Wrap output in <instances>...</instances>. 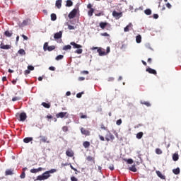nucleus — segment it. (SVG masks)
Returning a JSON list of instances; mask_svg holds the SVG:
<instances>
[{
    "label": "nucleus",
    "mask_w": 181,
    "mask_h": 181,
    "mask_svg": "<svg viewBox=\"0 0 181 181\" xmlns=\"http://www.w3.org/2000/svg\"><path fill=\"white\" fill-rule=\"evenodd\" d=\"M81 132L82 135H86V136H90V131L84 129L83 127L81 128Z\"/></svg>",
    "instance_id": "obj_9"
},
{
    "label": "nucleus",
    "mask_w": 181,
    "mask_h": 181,
    "mask_svg": "<svg viewBox=\"0 0 181 181\" xmlns=\"http://www.w3.org/2000/svg\"><path fill=\"white\" fill-rule=\"evenodd\" d=\"M136 136L137 139H141V138L144 136V132H140L137 133Z\"/></svg>",
    "instance_id": "obj_27"
},
{
    "label": "nucleus",
    "mask_w": 181,
    "mask_h": 181,
    "mask_svg": "<svg viewBox=\"0 0 181 181\" xmlns=\"http://www.w3.org/2000/svg\"><path fill=\"white\" fill-rule=\"evenodd\" d=\"M92 8H93V5H91V4H88L87 6L88 9H93Z\"/></svg>",
    "instance_id": "obj_58"
},
{
    "label": "nucleus",
    "mask_w": 181,
    "mask_h": 181,
    "mask_svg": "<svg viewBox=\"0 0 181 181\" xmlns=\"http://www.w3.org/2000/svg\"><path fill=\"white\" fill-rule=\"evenodd\" d=\"M36 180H45V177L43 176V175H38Z\"/></svg>",
    "instance_id": "obj_36"
},
{
    "label": "nucleus",
    "mask_w": 181,
    "mask_h": 181,
    "mask_svg": "<svg viewBox=\"0 0 181 181\" xmlns=\"http://www.w3.org/2000/svg\"><path fill=\"white\" fill-rule=\"evenodd\" d=\"M141 104L146 105V107H151V103L149 102H143Z\"/></svg>",
    "instance_id": "obj_50"
},
{
    "label": "nucleus",
    "mask_w": 181,
    "mask_h": 181,
    "mask_svg": "<svg viewBox=\"0 0 181 181\" xmlns=\"http://www.w3.org/2000/svg\"><path fill=\"white\" fill-rule=\"evenodd\" d=\"M43 170V168L40 167L38 168H33L30 170L31 173H37V172H42Z\"/></svg>",
    "instance_id": "obj_14"
},
{
    "label": "nucleus",
    "mask_w": 181,
    "mask_h": 181,
    "mask_svg": "<svg viewBox=\"0 0 181 181\" xmlns=\"http://www.w3.org/2000/svg\"><path fill=\"white\" fill-rule=\"evenodd\" d=\"M32 141H33V137H25L23 139V142L25 144H29V142H32Z\"/></svg>",
    "instance_id": "obj_20"
},
{
    "label": "nucleus",
    "mask_w": 181,
    "mask_h": 181,
    "mask_svg": "<svg viewBox=\"0 0 181 181\" xmlns=\"http://www.w3.org/2000/svg\"><path fill=\"white\" fill-rule=\"evenodd\" d=\"M173 160H174V162L179 160V154L174 153L173 156Z\"/></svg>",
    "instance_id": "obj_23"
},
{
    "label": "nucleus",
    "mask_w": 181,
    "mask_h": 181,
    "mask_svg": "<svg viewBox=\"0 0 181 181\" xmlns=\"http://www.w3.org/2000/svg\"><path fill=\"white\" fill-rule=\"evenodd\" d=\"M22 37L24 39V40H28V36L22 35Z\"/></svg>",
    "instance_id": "obj_62"
},
{
    "label": "nucleus",
    "mask_w": 181,
    "mask_h": 181,
    "mask_svg": "<svg viewBox=\"0 0 181 181\" xmlns=\"http://www.w3.org/2000/svg\"><path fill=\"white\" fill-rule=\"evenodd\" d=\"M136 43H141L142 42V37L141 35H139L136 37Z\"/></svg>",
    "instance_id": "obj_25"
},
{
    "label": "nucleus",
    "mask_w": 181,
    "mask_h": 181,
    "mask_svg": "<svg viewBox=\"0 0 181 181\" xmlns=\"http://www.w3.org/2000/svg\"><path fill=\"white\" fill-rule=\"evenodd\" d=\"M129 170H131V172H136V168L135 167V165L129 167Z\"/></svg>",
    "instance_id": "obj_33"
},
{
    "label": "nucleus",
    "mask_w": 181,
    "mask_h": 181,
    "mask_svg": "<svg viewBox=\"0 0 181 181\" xmlns=\"http://www.w3.org/2000/svg\"><path fill=\"white\" fill-rule=\"evenodd\" d=\"M71 49V45H68L63 47L62 50H70Z\"/></svg>",
    "instance_id": "obj_32"
},
{
    "label": "nucleus",
    "mask_w": 181,
    "mask_h": 181,
    "mask_svg": "<svg viewBox=\"0 0 181 181\" xmlns=\"http://www.w3.org/2000/svg\"><path fill=\"white\" fill-rule=\"evenodd\" d=\"M70 45L71 46H73L74 49H81V47H83V46H81V45H78V44H77V43H76L74 42H70Z\"/></svg>",
    "instance_id": "obj_12"
},
{
    "label": "nucleus",
    "mask_w": 181,
    "mask_h": 181,
    "mask_svg": "<svg viewBox=\"0 0 181 181\" xmlns=\"http://www.w3.org/2000/svg\"><path fill=\"white\" fill-rule=\"evenodd\" d=\"M75 53H77V54H81L83 53V49H78L75 51Z\"/></svg>",
    "instance_id": "obj_44"
},
{
    "label": "nucleus",
    "mask_w": 181,
    "mask_h": 181,
    "mask_svg": "<svg viewBox=\"0 0 181 181\" xmlns=\"http://www.w3.org/2000/svg\"><path fill=\"white\" fill-rule=\"evenodd\" d=\"M29 23H30V19H26L23 21L22 25L23 26H26V25H29Z\"/></svg>",
    "instance_id": "obj_26"
},
{
    "label": "nucleus",
    "mask_w": 181,
    "mask_h": 181,
    "mask_svg": "<svg viewBox=\"0 0 181 181\" xmlns=\"http://www.w3.org/2000/svg\"><path fill=\"white\" fill-rule=\"evenodd\" d=\"M49 70H51V71H54V70H56V68L54 66H49Z\"/></svg>",
    "instance_id": "obj_56"
},
{
    "label": "nucleus",
    "mask_w": 181,
    "mask_h": 181,
    "mask_svg": "<svg viewBox=\"0 0 181 181\" xmlns=\"http://www.w3.org/2000/svg\"><path fill=\"white\" fill-rule=\"evenodd\" d=\"M71 181H78V179L74 176L71 177Z\"/></svg>",
    "instance_id": "obj_53"
},
{
    "label": "nucleus",
    "mask_w": 181,
    "mask_h": 181,
    "mask_svg": "<svg viewBox=\"0 0 181 181\" xmlns=\"http://www.w3.org/2000/svg\"><path fill=\"white\" fill-rule=\"evenodd\" d=\"M86 160H88V162H93V163H95V160H94V158L90 156L86 158Z\"/></svg>",
    "instance_id": "obj_29"
},
{
    "label": "nucleus",
    "mask_w": 181,
    "mask_h": 181,
    "mask_svg": "<svg viewBox=\"0 0 181 181\" xmlns=\"http://www.w3.org/2000/svg\"><path fill=\"white\" fill-rule=\"evenodd\" d=\"M100 129H103L104 131H107V127L104 125V124H100Z\"/></svg>",
    "instance_id": "obj_48"
},
{
    "label": "nucleus",
    "mask_w": 181,
    "mask_h": 181,
    "mask_svg": "<svg viewBox=\"0 0 181 181\" xmlns=\"http://www.w3.org/2000/svg\"><path fill=\"white\" fill-rule=\"evenodd\" d=\"M57 118H69L67 112H61L56 115Z\"/></svg>",
    "instance_id": "obj_2"
},
{
    "label": "nucleus",
    "mask_w": 181,
    "mask_h": 181,
    "mask_svg": "<svg viewBox=\"0 0 181 181\" xmlns=\"http://www.w3.org/2000/svg\"><path fill=\"white\" fill-rule=\"evenodd\" d=\"M157 176H158V177H160V179H163V180H165V179H166V177H165V175H163L162 173H160V171L157 170L156 172Z\"/></svg>",
    "instance_id": "obj_15"
},
{
    "label": "nucleus",
    "mask_w": 181,
    "mask_h": 181,
    "mask_svg": "<svg viewBox=\"0 0 181 181\" xmlns=\"http://www.w3.org/2000/svg\"><path fill=\"white\" fill-rule=\"evenodd\" d=\"M18 100H21V98L16 96V97L12 98V101H13V102L18 101Z\"/></svg>",
    "instance_id": "obj_52"
},
{
    "label": "nucleus",
    "mask_w": 181,
    "mask_h": 181,
    "mask_svg": "<svg viewBox=\"0 0 181 181\" xmlns=\"http://www.w3.org/2000/svg\"><path fill=\"white\" fill-rule=\"evenodd\" d=\"M54 49H56V47H54V45H52V46H49L47 48V50H48V52H52V50H54Z\"/></svg>",
    "instance_id": "obj_39"
},
{
    "label": "nucleus",
    "mask_w": 181,
    "mask_h": 181,
    "mask_svg": "<svg viewBox=\"0 0 181 181\" xmlns=\"http://www.w3.org/2000/svg\"><path fill=\"white\" fill-rule=\"evenodd\" d=\"M112 16L116 19H119L122 16V13H118L116 11L112 12Z\"/></svg>",
    "instance_id": "obj_10"
},
{
    "label": "nucleus",
    "mask_w": 181,
    "mask_h": 181,
    "mask_svg": "<svg viewBox=\"0 0 181 181\" xmlns=\"http://www.w3.org/2000/svg\"><path fill=\"white\" fill-rule=\"evenodd\" d=\"M12 48V45H5L4 42H1L0 45V49H2L3 50H9V49Z\"/></svg>",
    "instance_id": "obj_7"
},
{
    "label": "nucleus",
    "mask_w": 181,
    "mask_h": 181,
    "mask_svg": "<svg viewBox=\"0 0 181 181\" xmlns=\"http://www.w3.org/2000/svg\"><path fill=\"white\" fill-rule=\"evenodd\" d=\"M66 156H69V158H73V156H74V152H73V151H71V150H67L66 151Z\"/></svg>",
    "instance_id": "obj_16"
},
{
    "label": "nucleus",
    "mask_w": 181,
    "mask_h": 181,
    "mask_svg": "<svg viewBox=\"0 0 181 181\" xmlns=\"http://www.w3.org/2000/svg\"><path fill=\"white\" fill-rule=\"evenodd\" d=\"M114 139H115V136H114L113 134L109 132L108 134H107L105 136V141L110 142V141H113Z\"/></svg>",
    "instance_id": "obj_6"
},
{
    "label": "nucleus",
    "mask_w": 181,
    "mask_h": 181,
    "mask_svg": "<svg viewBox=\"0 0 181 181\" xmlns=\"http://www.w3.org/2000/svg\"><path fill=\"white\" fill-rule=\"evenodd\" d=\"M100 35H101V36L110 37V34H108V33H101Z\"/></svg>",
    "instance_id": "obj_57"
},
{
    "label": "nucleus",
    "mask_w": 181,
    "mask_h": 181,
    "mask_svg": "<svg viewBox=\"0 0 181 181\" xmlns=\"http://www.w3.org/2000/svg\"><path fill=\"white\" fill-rule=\"evenodd\" d=\"M109 25V26H111V25H110L108 23H104V22H100V28H101V29H105V27Z\"/></svg>",
    "instance_id": "obj_19"
},
{
    "label": "nucleus",
    "mask_w": 181,
    "mask_h": 181,
    "mask_svg": "<svg viewBox=\"0 0 181 181\" xmlns=\"http://www.w3.org/2000/svg\"><path fill=\"white\" fill-rule=\"evenodd\" d=\"M153 18L154 19H158V18H159V16L158 14H153Z\"/></svg>",
    "instance_id": "obj_60"
},
{
    "label": "nucleus",
    "mask_w": 181,
    "mask_h": 181,
    "mask_svg": "<svg viewBox=\"0 0 181 181\" xmlns=\"http://www.w3.org/2000/svg\"><path fill=\"white\" fill-rule=\"evenodd\" d=\"M156 153L157 155H162L163 151L160 148H156Z\"/></svg>",
    "instance_id": "obj_38"
},
{
    "label": "nucleus",
    "mask_w": 181,
    "mask_h": 181,
    "mask_svg": "<svg viewBox=\"0 0 181 181\" xmlns=\"http://www.w3.org/2000/svg\"><path fill=\"white\" fill-rule=\"evenodd\" d=\"M173 173H174V175H179V173H180V168H177L173 170Z\"/></svg>",
    "instance_id": "obj_30"
},
{
    "label": "nucleus",
    "mask_w": 181,
    "mask_h": 181,
    "mask_svg": "<svg viewBox=\"0 0 181 181\" xmlns=\"http://www.w3.org/2000/svg\"><path fill=\"white\" fill-rule=\"evenodd\" d=\"M48 47H49V43L45 42L43 46L44 52H47Z\"/></svg>",
    "instance_id": "obj_41"
},
{
    "label": "nucleus",
    "mask_w": 181,
    "mask_h": 181,
    "mask_svg": "<svg viewBox=\"0 0 181 181\" xmlns=\"http://www.w3.org/2000/svg\"><path fill=\"white\" fill-rule=\"evenodd\" d=\"M83 146L87 149V148H90V142L89 141H84L83 143Z\"/></svg>",
    "instance_id": "obj_28"
},
{
    "label": "nucleus",
    "mask_w": 181,
    "mask_h": 181,
    "mask_svg": "<svg viewBox=\"0 0 181 181\" xmlns=\"http://www.w3.org/2000/svg\"><path fill=\"white\" fill-rule=\"evenodd\" d=\"M41 105H43L45 108H50V103H46V102L42 103Z\"/></svg>",
    "instance_id": "obj_31"
},
{
    "label": "nucleus",
    "mask_w": 181,
    "mask_h": 181,
    "mask_svg": "<svg viewBox=\"0 0 181 181\" xmlns=\"http://www.w3.org/2000/svg\"><path fill=\"white\" fill-rule=\"evenodd\" d=\"M126 162H127V163H129V165H132V163H134V160H132V158H129V159L126 160Z\"/></svg>",
    "instance_id": "obj_43"
},
{
    "label": "nucleus",
    "mask_w": 181,
    "mask_h": 181,
    "mask_svg": "<svg viewBox=\"0 0 181 181\" xmlns=\"http://www.w3.org/2000/svg\"><path fill=\"white\" fill-rule=\"evenodd\" d=\"M57 19V16H56L55 13H52L51 14V21H54Z\"/></svg>",
    "instance_id": "obj_37"
},
{
    "label": "nucleus",
    "mask_w": 181,
    "mask_h": 181,
    "mask_svg": "<svg viewBox=\"0 0 181 181\" xmlns=\"http://www.w3.org/2000/svg\"><path fill=\"white\" fill-rule=\"evenodd\" d=\"M56 173V169H51L50 170L46 171L45 173H44L42 174V176H44V177H45V180L47 179H49V177H50V173Z\"/></svg>",
    "instance_id": "obj_1"
},
{
    "label": "nucleus",
    "mask_w": 181,
    "mask_h": 181,
    "mask_svg": "<svg viewBox=\"0 0 181 181\" xmlns=\"http://www.w3.org/2000/svg\"><path fill=\"white\" fill-rule=\"evenodd\" d=\"M166 6L167 8H168V9H170V8H172V5H170L169 3L166 4Z\"/></svg>",
    "instance_id": "obj_61"
},
{
    "label": "nucleus",
    "mask_w": 181,
    "mask_h": 181,
    "mask_svg": "<svg viewBox=\"0 0 181 181\" xmlns=\"http://www.w3.org/2000/svg\"><path fill=\"white\" fill-rule=\"evenodd\" d=\"M83 94H84V92L77 93L76 94L77 98H81V95H83Z\"/></svg>",
    "instance_id": "obj_49"
},
{
    "label": "nucleus",
    "mask_w": 181,
    "mask_h": 181,
    "mask_svg": "<svg viewBox=\"0 0 181 181\" xmlns=\"http://www.w3.org/2000/svg\"><path fill=\"white\" fill-rule=\"evenodd\" d=\"M146 71H147V73H149L150 74H154V76H156L157 74L156 70L152 68H147L146 69Z\"/></svg>",
    "instance_id": "obj_11"
},
{
    "label": "nucleus",
    "mask_w": 181,
    "mask_h": 181,
    "mask_svg": "<svg viewBox=\"0 0 181 181\" xmlns=\"http://www.w3.org/2000/svg\"><path fill=\"white\" fill-rule=\"evenodd\" d=\"M12 35H13L12 30H6L4 32V35H6V37H11Z\"/></svg>",
    "instance_id": "obj_18"
},
{
    "label": "nucleus",
    "mask_w": 181,
    "mask_h": 181,
    "mask_svg": "<svg viewBox=\"0 0 181 181\" xmlns=\"http://www.w3.org/2000/svg\"><path fill=\"white\" fill-rule=\"evenodd\" d=\"M62 0H57L55 5L57 6V8H58V9H60V8H62Z\"/></svg>",
    "instance_id": "obj_21"
},
{
    "label": "nucleus",
    "mask_w": 181,
    "mask_h": 181,
    "mask_svg": "<svg viewBox=\"0 0 181 181\" xmlns=\"http://www.w3.org/2000/svg\"><path fill=\"white\" fill-rule=\"evenodd\" d=\"M67 26H68V29L69 30H74V29H76V27H74V26H73V25H71L70 24H68Z\"/></svg>",
    "instance_id": "obj_42"
},
{
    "label": "nucleus",
    "mask_w": 181,
    "mask_h": 181,
    "mask_svg": "<svg viewBox=\"0 0 181 181\" xmlns=\"http://www.w3.org/2000/svg\"><path fill=\"white\" fill-rule=\"evenodd\" d=\"M66 6H73V1H71V0H67Z\"/></svg>",
    "instance_id": "obj_35"
},
{
    "label": "nucleus",
    "mask_w": 181,
    "mask_h": 181,
    "mask_svg": "<svg viewBox=\"0 0 181 181\" xmlns=\"http://www.w3.org/2000/svg\"><path fill=\"white\" fill-rule=\"evenodd\" d=\"M131 28H132V23H129V25H127L124 28V32H129V29H131Z\"/></svg>",
    "instance_id": "obj_22"
},
{
    "label": "nucleus",
    "mask_w": 181,
    "mask_h": 181,
    "mask_svg": "<svg viewBox=\"0 0 181 181\" xmlns=\"http://www.w3.org/2000/svg\"><path fill=\"white\" fill-rule=\"evenodd\" d=\"M24 74L25 76H28V74H30V71H29V69H26L25 71H24Z\"/></svg>",
    "instance_id": "obj_55"
},
{
    "label": "nucleus",
    "mask_w": 181,
    "mask_h": 181,
    "mask_svg": "<svg viewBox=\"0 0 181 181\" xmlns=\"http://www.w3.org/2000/svg\"><path fill=\"white\" fill-rule=\"evenodd\" d=\"M39 138H40V144H50V140L46 136H40Z\"/></svg>",
    "instance_id": "obj_4"
},
{
    "label": "nucleus",
    "mask_w": 181,
    "mask_h": 181,
    "mask_svg": "<svg viewBox=\"0 0 181 181\" xmlns=\"http://www.w3.org/2000/svg\"><path fill=\"white\" fill-rule=\"evenodd\" d=\"M18 54H20L21 56H25V54H26V52H25V49H20L18 51Z\"/></svg>",
    "instance_id": "obj_24"
},
{
    "label": "nucleus",
    "mask_w": 181,
    "mask_h": 181,
    "mask_svg": "<svg viewBox=\"0 0 181 181\" xmlns=\"http://www.w3.org/2000/svg\"><path fill=\"white\" fill-rule=\"evenodd\" d=\"M64 57V56L63 55H58L55 59L56 60H62Z\"/></svg>",
    "instance_id": "obj_46"
},
{
    "label": "nucleus",
    "mask_w": 181,
    "mask_h": 181,
    "mask_svg": "<svg viewBox=\"0 0 181 181\" xmlns=\"http://www.w3.org/2000/svg\"><path fill=\"white\" fill-rule=\"evenodd\" d=\"M62 36H63V32L59 31L54 34V39H62Z\"/></svg>",
    "instance_id": "obj_13"
},
{
    "label": "nucleus",
    "mask_w": 181,
    "mask_h": 181,
    "mask_svg": "<svg viewBox=\"0 0 181 181\" xmlns=\"http://www.w3.org/2000/svg\"><path fill=\"white\" fill-rule=\"evenodd\" d=\"M81 118L82 119H86V118H87V115H82L81 116Z\"/></svg>",
    "instance_id": "obj_63"
},
{
    "label": "nucleus",
    "mask_w": 181,
    "mask_h": 181,
    "mask_svg": "<svg viewBox=\"0 0 181 181\" xmlns=\"http://www.w3.org/2000/svg\"><path fill=\"white\" fill-rule=\"evenodd\" d=\"M62 131H64V132H67L69 131V127H67V126H64L62 127Z\"/></svg>",
    "instance_id": "obj_47"
},
{
    "label": "nucleus",
    "mask_w": 181,
    "mask_h": 181,
    "mask_svg": "<svg viewBox=\"0 0 181 181\" xmlns=\"http://www.w3.org/2000/svg\"><path fill=\"white\" fill-rule=\"evenodd\" d=\"M77 15V9L74 8L68 15V18L69 19H74V18H76V16Z\"/></svg>",
    "instance_id": "obj_5"
},
{
    "label": "nucleus",
    "mask_w": 181,
    "mask_h": 181,
    "mask_svg": "<svg viewBox=\"0 0 181 181\" xmlns=\"http://www.w3.org/2000/svg\"><path fill=\"white\" fill-rule=\"evenodd\" d=\"M146 15H152V11L149 8H147L144 11Z\"/></svg>",
    "instance_id": "obj_34"
},
{
    "label": "nucleus",
    "mask_w": 181,
    "mask_h": 181,
    "mask_svg": "<svg viewBox=\"0 0 181 181\" xmlns=\"http://www.w3.org/2000/svg\"><path fill=\"white\" fill-rule=\"evenodd\" d=\"M28 69L29 71H33V70H35V67H34L33 66H32V65H29V66H28Z\"/></svg>",
    "instance_id": "obj_51"
},
{
    "label": "nucleus",
    "mask_w": 181,
    "mask_h": 181,
    "mask_svg": "<svg viewBox=\"0 0 181 181\" xmlns=\"http://www.w3.org/2000/svg\"><path fill=\"white\" fill-rule=\"evenodd\" d=\"M98 49V53H99V56H105V50L103 49L102 48H99L98 47H93L92 50Z\"/></svg>",
    "instance_id": "obj_3"
},
{
    "label": "nucleus",
    "mask_w": 181,
    "mask_h": 181,
    "mask_svg": "<svg viewBox=\"0 0 181 181\" xmlns=\"http://www.w3.org/2000/svg\"><path fill=\"white\" fill-rule=\"evenodd\" d=\"M26 174H25V171H23L21 175H20L21 179H25Z\"/></svg>",
    "instance_id": "obj_45"
},
{
    "label": "nucleus",
    "mask_w": 181,
    "mask_h": 181,
    "mask_svg": "<svg viewBox=\"0 0 181 181\" xmlns=\"http://www.w3.org/2000/svg\"><path fill=\"white\" fill-rule=\"evenodd\" d=\"M18 116H19V118H20L19 121H25L27 118L26 113H25V112H22L20 115L17 114L16 117H18Z\"/></svg>",
    "instance_id": "obj_8"
},
{
    "label": "nucleus",
    "mask_w": 181,
    "mask_h": 181,
    "mask_svg": "<svg viewBox=\"0 0 181 181\" xmlns=\"http://www.w3.org/2000/svg\"><path fill=\"white\" fill-rule=\"evenodd\" d=\"M116 124L117 125H121V124H122V120L121 119L117 120Z\"/></svg>",
    "instance_id": "obj_54"
},
{
    "label": "nucleus",
    "mask_w": 181,
    "mask_h": 181,
    "mask_svg": "<svg viewBox=\"0 0 181 181\" xmlns=\"http://www.w3.org/2000/svg\"><path fill=\"white\" fill-rule=\"evenodd\" d=\"M82 74H88V71H83Z\"/></svg>",
    "instance_id": "obj_64"
},
{
    "label": "nucleus",
    "mask_w": 181,
    "mask_h": 181,
    "mask_svg": "<svg viewBox=\"0 0 181 181\" xmlns=\"http://www.w3.org/2000/svg\"><path fill=\"white\" fill-rule=\"evenodd\" d=\"M99 138L100 139V141H105V139L104 138V136L99 135Z\"/></svg>",
    "instance_id": "obj_59"
},
{
    "label": "nucleus",
    "mask_w": 181,
    "mask_h": 181,
    "mask_svg": "<svg viewBox=\"0 0 181 181\" xmlns=\"http://www.w3.org/2000/svg\"><path fill=\"white\" fill-rule=\"evenodd\" d=\"M93 13H94V8H90V9L88 11V16H92Z\"/></svg>",
    "instance_id": "obj_40"
},
{
    "label": "nucleus",
    "mask_w": 181,
    "mask_h": 181,
    "mask_svg": "<svg viewBox=\"0 0 181 181\" xmlns=\"http://www.w3.org/2000/svg\"><path fill=\"white\" fill-rule=\"evenodd\" d=\"M11 175H13V169H8L5 172L6 176H11Z\"/></svg>",
    "instance_id": "obj_17"
}]
</instances>
